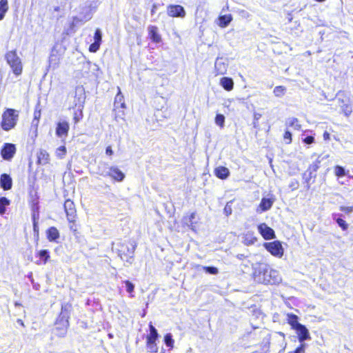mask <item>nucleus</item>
I'll list each match as a JSON object with an SVG mask.
<instances>
[{
    "instance_id": "f704fd0d",
    "label": "nucleus",
    "mask_w": 353,
    "mask_h": 353,
    "mask_svg": "<svg viewBox=\"0 0 353 353\" xmlns=\"http://www.w3.org/2000/svg\"><path fill=\"white\" fill-rule=\"evenodd\" d=\"M196 213L192 212L190 214L185 215L183 217V221L185 224L189 226H193L194 222L193 221L195 219Z\"/></svg>"
},
{
    "instance_id": "49530a36",
    "label": "nucleus",
    "mask_w": 353,
    "mask_h": 353,
    "mask_svg": "<svg viewBox=\"0 0 353 353\" xmlns=\"http://www.w3.org/2000/svg\"><path fill=\"white\" fill-rule=\"evenodd\" d=\"M203 268L205 272L211 274H216L219 272L218 269L215 267L205 266Z\"/></svg>"
},
{
    "instance_id": "58836bf2",
    "label": "nucleus",
    "mask_w": 353,
    "mask_h": 353,
    "mask_svg": "<svg viewBox=\"0 0 353 353\" xmlns=\"http://www.w3.org/2000/svg\"><path fill=\"white\" fill-rule=\"evenodd\" d=\"M164 343L170 349H172L174 347V341L171 333H167L164 336Z\"/></svg>"
},
{
    "instance_id": "393cba45",
    "label": "nucleus",
    "mask_w": 353,
    "mask_h": 353,
    "mask_svg": "<svg viewBox=\"0 0 353 353\" xmlns=\"http://www.w3.org/2000/svg\"><path fill=\"white\" fill-rule=\"evenodd\" d=\"M61 54L55 50H53L49 58L50 67L56 69L59 67L61 61Z\"/></svg>"
},
{
    "instance_id": "bf43d9fd",
    "label": "nucleus",
    "mask_w": 353,
    "mask_h": 353,
    "mask_svg": "<svg viewBox=\"0 0 353 353\" xmlns=\"http://www.w3.org/2000/svg\"><path fill=\"white\" fill-rule=\"evenodd\" d=\"M252 353H263V352H259V351H254V352H252Z\"/></svg>"
},
{
    "instance_id": "2f4dec72",
    "label": "nucleus",
    "mask_w": 353,
    "mask_h": 353,
    "mask_svg": "<svg viewBox=\"0 0 353 353\" xmlns=\"http://www.w3.org/2000/svg\"><path fill=\"white\" fill-rule=\"evenodd\" d=\"M49 154L46 150H41L37 154L38 163H48L49 162Z\"/></svg>"
},
{
    "instance_id": "0eeeda50",
    "label": "nucleus",
    "mask_w": 353,
    "mask_h": 353,
    "mask_svg": "<svg viewBox=\"0 0 353 353\" xmlns=\"http://www.w3.org/2000/svg\"><path fill=\"white\" fill-rule=\"evenodd\" d=\"M84 103L85 97H78L74 100V104L70 108L72 110V121L74 125L77 124L83 118Z\"/></svg>"
},
{
    "instance_id": "e433bc0d",
    "label": "nucleus",
    "mask_w": 353,
    "mask_h": 353,
    "mask_svg": "<svg viewBox=\"0 0 353 353\" xmlns=\"http://www.w3.org/2000/svg\"><path fill=\"white\" fill-rule=\"evenodd\" d=\"M123 283L125 285L127 292L129 293V296L133 298L134 296L133 294L135 288L134 285L130 280L123 281Z\"/></svg>"
},
{
    "instance_id": "5fc2aeb1",
    "label": "nucleus",
    "mask_w": 353,
    "mask_h": 353,
    "mask_svg": "<svg viewBox=\"0 0 353 353\" xmlns=\"http://www.w3.org/2000/svg\"><path fill=\"white\" fill-rule=\"evenodd\" d=\"M157 8V5L156 4H153L152 7V9H151V14L152 15H154L155 14Z\"/></svg>"
},
{
    "instance_id": "72a5a7b5",
    "label": "nucleus",
    "mask_w": 353,
    "mask_h": 353,
    "mask_svg": "<svg viewBox=\"0 0 353 353\" xmlns=\"http://www.w3.org/2000/svg\"><path fill=\"white\" fill-rule=\"evenodd\" d=\"M39 219V216H32L34 236L37 241H38V239L39 238V225H38Z\"/></svg>"
},
{
    "instance_id": "ddd939ff",
    "label": "nucleus",
    "mask_w": 353,
    "mask_h": 353,
    "mask_svg": "<svg viewBox=\"0 0 353 353\" xmlns=\"http://www.w3.org/2000/svg\"><path fill=\"white\" fill-rule=\"evenodd\" d=\"M258 230L265 240H270L276 238L274 230L265 223L258 225Z\"/></svg>"
},
{
    "instance_id": "412c9836",
    "label": "nucleus",
    "mask_w": 353,
    "mask_h": 353,
    "mask_svg": "<svg viewBox=\"0 0 353 353\" xmlns=\"http://www.w3.org/2000/svg\"><path fill=\"white\" fill-rule=\"evenodd\" d=\"M64 210L67 217L69 216H77V210L74 202L71 199H66L65 201Z\"/></svg>"
},
{
    "instance_id": "8fccbe9b",
    "label": "nucleus",
    "mask_w": 353,
    "mask_h": 353,
    "mask_svg": "<svg viewBox=\"0 0 353 353\" xmlns=\"http://www.w3.org/2000/svg\"><path fill=\"white\" fill-rule=\"evenodd\" d=\"M339 209L341 211L349 214L353 211V206H340Z\"/></svg>"
},
{
    "instance_id": "c85d7f7f",
    "label": "nucleus",
    "mask_w": 353,
    "mask_h": 353,
    "mask_svg": "<svg viewBox=\"0 0 353 353\" xmlns=\"http://www.w3.org/2000/svg\"><path fill=\"white\" fill-rule=\"evenodd\" d=\"M220 85L227 91H231L234 88V81L230 77H222L220 80Z\"/></svg>"
},
{
    "instance_id": "bb28decb",
    "label": "nucleus",
    "mask_w": 353,
    "mask_h": 353,
    "mask_svg": "<svg viewBox=\"0 0 353 353\" xmlns=\"http://www.w3.org/2000/svg\"><path fill=\"white\" fill-rule=\"evenodd\" d=\"M60 234L57 228L54 226H51L46 230V237L47 239L52 242L56 241L59 239Z\"/></svg>"
},
{
    "instance_id": "c9c22d12",
    "label": "nucleus",
    "mask_w": 353,
    "mask_h": 353,
    "mask_svg": "<svg viewBox=\"0 0 353 353\" xmlns=\"http://www.w3.org/2000/svg\"><path fill=\"white\" fill-rule=\"evenodd\" d=\"M10 204V201L5 196L0 197V214L6 212V207Z\"/></svg>"
},
{
    "instance_id": "f3484780",
    "label": "nucleus",
    "mask_w": 353,
    "mask_h": 353,
    "mask_svg": "<svg viewBox=\"0 0 353 353\" xmlns=\"http://www.w3.org/2000/svg\"><path fill=\"white\" fill-rule=\"evenodd\" d=\"M148 37L149 39L155 43L161 42V36L159 34V28L156 26H149L148 28Z\"/></svg>"
},
{
    "instance_id": "c756f323",
    "label": "nucleus",
    "mask_w": 353,
    "mask_h": 353,
    "mask_svg": "<svg viewBox=\"0 0 353 353\" xmlns=\"http://www.w3.org/2000/svg\"><path fill=\"white\" fill-rule=\"evenodd\" d=\"M287 321L292 330H295L301 324L299 323L298 316L292 313L288 314Z\"/></svg>"
},
{
    "instance_id": "ea45409f",
    "label": "nucleus",
    "mask_w": 353,
    "mask_h": 353,
    "mask_svg": "<svg viewBox=\"0 0 353 353\" xmlns=\"http://www.w3.org/2000/svg\"><path fill=\"white\" fill-rule=\"evenodd\" d=\"M286 92V88L283 85H278L274 88L273 93L277 97H283Z\"/></svg>"
},
{
    "instance_id": "2eb2a0df",
    "label": "nucleus",
    "mask_w": 353,
    "mask_h": 353,
    "mask_svg": "<svg viewBox=\"0 0 353 353\" xmlns=\"http://www.w3.org/2000/svg\"><path fill=\"white\" fill-rule=\"evenodd\" d=\"M31 196V199L29 201V204L32 211V216H39V195L37 191L34 192V194L32 192L30 193Z\"/></svg>"
},
{
    "instance_id": "7c9ffc66",
    "label": "nucleus",
    "mask_w": 353,
    "mask_h": 353,
    "mask_svg": "<svg viewBox=\"0 0 353 353\" xmlns=\"http://www.w3.org/2000/svg\"><path fill=\"white\" fill-rule=\"evenodd\" d=\"M218 19H219V22H218L219 26L221 28H225L232 21V17L230 14H224V15L219 16Z\"/></svg>"
},
{
    "instance_id": "f03ea898",
    "label": "nucleus",
    "mask_w": 353,
    "mask_h": 353,
    "mask_svg": "<svg viewBox=\"0 0 353 353\" xmlns=\"http://www.w3.org/2000/svg\"><path fill=\"white\" fill-rule=\"evenodd\" d=\"M137 246V242L133 239L121 240L117 243L116 251L123 261L131 265L134 261Z\"/></svg>"
},
{
    "instance_id": "37998d69",
    "label": "nucleus",
    "mask_w": 353,
    "mask_h": 353,
    "mask_svg": "<svg viewBox=\"0 0 353 353\" xmlns=\"http://www.w3.org/2000/svg\"><path fill=\"white\" fill-rule=\"evenodd\" d=\"M215 122L219 126L223 128L225 123V117L223 114H217L215 117Z\"/></svg>"
},
{
    "instance_id": "de8ad7c7",
    "label": "nucleus",
    "mask_w": 353,
    "mask_h": 353,
    "mask_svg": "<svg viewBox=\"0 0 353 353\" xmlns=\"http://www.w3.org/2000/svg\"><path fill=\"white\" fill-rule=\"evenodd\" d=\"M283 139L286 144H290L292 141V133L290 131L286 130L283 134Z\"/></svg>"
},
{
    "instance_id": "4c0bfd02",
    "label": "nucleus",
    "mask_w": 353,
    "mask_h": 353,
    "mask_svg": "<svg viewBox=\"0 0 353 353\" xmlns=\"http://www.w3.org/2000/svg\"><path fill=\"white\" fill-rule=\"evenodd\" d=\"M336 214H333V219L336 221L338 225L341 228L342 230L346 231L348 229V223L343 219L338 217L335 218Z\"/></svg>"
},
{
    "instance_id": "423d86ee",
    "label": "nucleus",
    "mask_w": 353,
    "mask_h": 353,
    "mask_svg": "<svg viewBox=\"0 0 353 353\" xmlns=\"http://www.w3.org/2000/svg\"><path fill=\"white\" fill-rule=\"evenodd\" d=\"M150 333L146 336V347L150 353H157L159 347L157 341L159 338L157 330L152 325V323L149 324Z\"/></svg>"
},
{
    "instance_id": "9d476101",
    "label": "nucleus",
    "mask_w": 353,
    "mask_h": 353,
    "mask_svg": "<svg viewBox=\"0 0 353 353\" xmlns=\"http://www.w3.org/2000/svg\"><path fill=\"white\" fill-rule=\"evenodd\" d=\"M41 116V109L39 107H36L34 110V117L29 131V133L32 139L36 138L38 135V127Z\"/></svg>"
},
{
    "instance_id": "6ab92c4d",
    "label": "nucleus",
    "mask_w": 353,
    "mask_h": 353,
    "mask_svg": "<svg viewBox=\"0 0 353 353\" xmlns=\"http://www.w3.org/2000/svg\"><path fill=\"white\" fill-rule=\"evenodd\" d=\"M322 159L319 157L307 168V172L309 173V179H315L316 172L321 167Z\"/></svg>"
},
{
    "instance_id": "6e6552de",
    "label": "nucleus",
    "mask_w": 353,
    "mask_h": 353,
    "mask_svg": "<svg viewBox=\"0 0 353 353\" xmlns=\"http://www.w3.org/2000/svg\"><path fill=\"white\" fill-rule=\"evenodd\" d=\"M263 246L267 251L275 257L281 258L283 256L284 249L279 241L276 240L272 242L265 243Z\"/></svg>"
},
{
    "instance_id": "a19ab883",
    "label": "nucleus",
    "mask_w": 353,
    "mask_h": 353,
    "mask_svg": "<svg viewBox=\"0 0 353 353\" xmlns=\"http://www.w3.org/2000/svg\"><path fill=\"white\" fill-rule=\"evenodd\" d=\"M67 152V150L65 145L59 146L56 150V156L59 159H63Z\"/></svg>"
},
{
    "instance_id": "f257e3e1",
    "label": "nucleus",
    "mask_w": 353,
    "mask_h": 353,
    "mask_svg": "<svg viewBox=\"0 0 353 353\" xmlns=\"http://www.w3.org/2000/svg\"><path fill=\"white\" fill-rule=\"evenodd\" d=\"M252 277L258 284L274 285L281 281L279 272L265 263H259L254 268Z\"/></svg>"
},
{
    "instance_id": "a211bd4d",
    "label": "nucleus",
    "mask_w": 353,
    "mask_h": 353,
    "mask_svg": "<svg viewBox=\"0 0 353 353\" xmlns=\"http://www.w3.org/2000/svg\"><path fill=\"white\" fill-rule=\"evenodd\" d=\"M94 42L91 43L89 46V51L90 52H96L100 48L102 41V34L99 29H97L94 34Z\"/></svg>"
},
{
    "instance_id": "a18cd8bd",
    "label": "nucleus",
    "mask_w": 353,
    "mask_h": 353,
    "mask_svg": "<svg viewBox=\"0 0 353 353\" xmlns=\"http://www.w3.org/2000/svg\"><path fill=\"white\" fill-rule=\"evenodd\" d=\"M305 344L301 343L294 351L288 353H305Z\"/></svg>"
},
{
    "instance_id": "c03bdc74",
    "label": "nucleus",
    "mask_w": 353,
    "mask_h": 353,
    "mask_svg": "<svg viewBox=\"0 0 353 353\" xmlns=\"http://www.w3.org/2000/svg\"><path fill=\"white\" fill-rule=\"evenodd\" d=\"M288 125L290 127H294L296 130H300L301 128V125L299 124V120L297 118H292L290 120Z\"/></svg>"
},
{
    "instance_id": "5701e85b",
    "label": "nucleus",
    "mask_w": 353,
    "mask_h": 353,
    "mask_svg": "<svg viewBox=\"0 0 353 353\" xmlns=\"http://www.w3.org/2000/svg\"><path fill=\"white\" fill-rule=\"evenodd\" d=\"M0 187L3 190H9L12 187V180L10 176L3 173L0 176Z\"/></svg>"
},
{
    "instance_id": "cd10ccee",
    "label": "nucleus",
    "mask_w": 353,
    "mask_h": 353,
    "mask_svg": "<svg viewBox=\"0 0 353 353\" xmlns=\"http://www.w3.org/2000/svg\"><path fill=\"white\" fill-rule=\"evenodd\" d=\"M67 219L68 221L70 230L72 232L73 235L76 238H78L80 233L79 232V225L77 223V216H69L67 217Z\"/></svg>"
},
{
    "instance_id": "1a4fd4ad",
    "label": "nucleus",
    "mask_w": 353,
    "mask_h": 353,
    "mask_svg": "<svg viewBox=\"0 0 353 353\" xmlns=\"http://www.w3.org/2000/svg\"><path fill=\"white\" fill-rule=\"evenodd\" d=\"M117 89L118 92L114 101V111L116 112V117H121L124 115L123 109L125 108V103L120 88L118 87Z\"/></svg>"
},
{
    "instance_id": "9b49d317",
    "label": "nucleus",
    "mask_w": 353,
    "mask_h": 353,
    "mask_svg": "<svg viewBox=\"0 0 353 353\" xmlns=\"http://www.w3.org/2000/svg\"><path fill=\"white\" fill-rule=\"evenodd\" d=\"M167 13L169 17L173 18H183L186 14L185 10H184L183 7L181 5L177 4L169 5L167 8Z\"/></svg>"
},
{
    "instance_id": "4d7b16f0",
    "label": "nucleus",
    "mask_w": 353,
    "mask_h": 353,
    "mask_svg": "<svg viewBox=\"0 0 353 353\" xmlns=\"http://www.w3.org/2000/svg\"><path fill=\"white\" fill-rule=\"evenodd\" d=\"M223 65L224 69L225 70V66L224 63H215V69L216 70H218V65Z\"/></svg>"
},
{
    "instance_id": "20e7f679",
    "label": "nucleus",
    "mask_w": 353,
    "mask_h": 353,
    "mask_svg": "<svg viewBox=\"0 0 353 353\" xmlns=\"http://www.w3.org/2000/svg\"><path fill=\"white\" fill-rule=\"evenodd\" d=\"M19 112L13 108H6L2 113L1 127L8 132L14 129L18 123Z\"/></svg>"
},
{
    "instance_id": "7ed1b4c3",
    "label": "nucleus",
    "mask_w": 353,
    "mask_h": 353,
    "mask_svg": "<svg viewBox=\"0 0 353 353\" xmlns=\"http://www.w3.org/2000/svg\"><path fill=\"white\" fill-rule=\"evenodd\" d=\"M72 308L70 303L61 305V312L54 323L56 334L59 337L64 336L69 327L70 312Z\"/></svg>"
},
{
    "instance_id": "a878e982",
    "label": "nucleus",
    "mask_w": 353,
    "mask_h": 353,
    "mask_svg": "<svg viewBox=\"0 0 353 353\" xmlns=\"http://www.w3.org/2000/svg\"><path fill=\"white\" fill-rule=\"evenodd\" d=\"M274 202V198H262L258 208L261 212L268 211L272 208Z\"/></svg>"
},
{
    "instance_id": "39448f33",
    "label": "nucleus",
    "mask_w": 353,
    "mask_h": 353,
    "mask_svg": "<svg viewBox=\"0 0 353 353\" xmlns=\"http://www.w3.org/2000/svg\"><path fill=\"white\" fill-rule=\"evenodd\" d=\"M5 59L7 63L10 67L12 72L15 77H19L23 73V63L17 55L16 50L8 51L5 54Z\"/></svg>"
},
{
    "instance_id": "13d9d810",
    "label": "nucleus",
    "mask_w": 353,
    "mask_h": 353,
    "mask_svg": "<svg viewBox=\"0 0 353 353\" xmlns=\"http://www.w3.org/2000/svg\"><path fill=\"white\" fill-rule=\"evenodd\" d=\"M224 73H225V71H223V72H216V75H218V74H223Z\"/></svg>"
},
{
    "instance_id": "79ce46f5",
    "label": "nucleus",
    "mask_w": 353,
    "mask_h": 353,
    "mask_svg": "<svg viewBox=\"0 0 353 353\" xmlns=\"http://www.w3.org/2000/svg\"><path fill=\"white\" fill-rule=\"evenodd\" d=\"M334 174L338 177L344 176L345 175V169L341 165H336L334 168Z\"/></svg>"
},
{
    "instance_id": "aec40b11",
    "label": "nucleus",
    "mask_w": 353,
    "mask_h": 353,
    "mask_svg": "<svg viewBox=\"0 0 353 353\" xmlns=\"http://www.w3.org/2000/svg\"><path fill=\"white\" fill-rule=\"evenodd\" d=\"M294 330L296 331L299 341L301 343L310 339L309 331L305 325L300 324Z\"/></svg>"
},
{
    "instance_id": "603ef678",
    "label": "nucleus",
    "mask_w": 353,
    "mask_h": 353,
    "mask_svg": "<svg viewBox=\"0 0 353 353\" xmlns=\"http://www.w3.org/2000/svg\"><path fill=\"white\" fill-rule=\"evenodd\" d=\"M323 137L325 141H329L330 139V134L327 131L323 132Z\"/></svg>"
},
{
    "instance_id": "f8f14e48",
    "label": "nucleus",
    "mask_w": 353,
    "mask_h": 353,
    "mask_svg": "<svg viewBox=\"0 0 353 353\" xmlns=\"http://www.w3.org/2000/svg\"><path fill=\"white\" fill-rule=\"evenodd\" d=\"M17 151L16 146L13 143H6L1 149V157L6 161L11 160Z\"/></svg>"
},
{
    "instance_id": "3c124183",
    "label": "nucleus",
    "mask_w": 353,
    "mask_h": 353,
    "mask_svg": "<svg viewBox=\"0 0 353 353\" xmlns=\"http://www.w3.org/2000/svg\"><path fill=\"white\" fill-rule=\"evenodd\" d=\"M303 142L305 144L310 145L314 142V137L313 136H307L303 139Z\"/></svg>"
},
{
    "instance_id": "473e14b6",
    "label": "nucleus",
    "mask_w": 353,
    "mask_h": 353,
    "mask_svg": "<svg viewBox=\"0 0 353 353\" xmlns=\"http://www.w3.org/2000/svg\"><path fill=\"white\" fill-rule=\"evenodd\" d=\"M8 8V0H0V21L4 18Z\"/></svg>"
},
{
    "instance_id": "dca6fc26",
    "label": "nucleus",
    "mask_w": 353,
    "mask_h": 353,
    "mask_svg": "<svg viewBox=\"0 0 353 353\" xmlns=\"http://www.w3.org/2000/svg\"><path fill=\"white\" fill-rule=\"evenodd\" d=\"M107 175L116 182H121L125 179V174L116 166H111Z\"/></svg>"
},
{
    "instance_id": "09e8293b",
    "label": "nucleus",
    "mask_w": 353,
    "mask_h": 353,
    "mask_svg": "<svg viewBox=\"0 0 353 353\" xmlns=\"http://www.w3.org/2000/svg\"><path fill=\"white\" fill-rule=\"evenodd\" d=\"M342 111L343 114L347 117L352 113V109L350 105L345 104L342 106Z\"/></svg>"
},
{
    "instance_id": "b1692460",
    "label": "nucleus",
    "mask_w": 353,
    "mask_h": 353,
    "mask_svg": "<svg viewBox=\"0 0 353 353\" xmlns=\"http://www.w3.org/2000/svg\"><path fill=\"white\" fill-rule=\"evenodd\" d=\"M214 175L221 180L226 179L230 176V170L224 166H218L214 170Z\"/></svg>"
},
{
    "instance_id": "4be33fe9",
    "label": "nucleus",
    "mask_w": 353,
    "mask_h": 353,
    "mask_svg": "<svg viewBox=\"0 0 353 353\" xmlns=\"http://www.w3.org/2000/svg\"><path fill=\"white\" fill-rule=\"evenodd\" d=\"M35 257L39 259L35 262L36 264H46L50 258V252L48 250H41L35 253Z\"/></svg>"
},
{
    "instance_id": "864d4df0",
    "label": "nucleus",
    "mask_w": 353,
    "mask_h": 353,
    "mask_svg": "<svg viewBox=\"0 0 353 353\" xmlns=\"http://www.w3.org/2000/svg\"><path fill=\"white\" fill-rule=\"evenodd\" d=\"M105 154L108 156H112L113 154V150H112L111 146H108L106 148Z\"/></svg>"
},
{
    "instance_id": "6e6d98bb",
    "label": "nucleus",
    "mask_w": 353,
    "mask_h": 353,
    "mask_svg": "<svg viewBox=\"0 0 353 353\" xmlns=\"http://www.w3.org/2000/svg\"><path fill=\"white\" fill-rule=\"evenodd\" d=\"M17 323L22 327H25L24 323L21 319H17Z\"/></svg>"
},
{
    "instance_id": "4468645a",
    "label": "nucleus",
    "mask_w": 353,
    "mask_h": 353,
    "mask_svg": "<svg viewBox=\"0 0 353 353\" xmlns=\"http://www.w3.org/2000/svg\"><path fill=\"white\" fill-rule=\"evenodd\" d=\"M70 124L66 121H59L56 124L55 133L58 137L65 138L68 135Z\"/></svg>"
}]
</instances>
